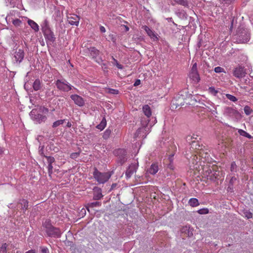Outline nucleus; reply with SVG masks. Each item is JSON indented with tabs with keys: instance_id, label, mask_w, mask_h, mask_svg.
Masks as SVG:
<instances>
[{
	"instance_id": "393cba45",
	"label": "nucleus",
	"mask_w": 253,
	"mask_h": 253,
	"mask_svg": "<svg viewBox=\"0 0 253 253\" xmlns=\"http://www.w3.org/2000/svg\"><path fill=\"white\" fill-rule=\"evenodd\" d=\"M158 166L156 164H153L148 169V172L151 174H155L158 171Z\"/></svg>"
},
{
	"instance_id": "de8ad7c7",
	"label": "nucleus",
	"mask_w": 253,
	"mask_h": 253,
	"mask_svg": "<svg viewBox=\"0 0 253 253\" xmlns=\"http://www.w3.org/2000/svg\"><path fill=\"white\" fill-rule=\"evenodd\" d=\"M214 71L216 73H221L224 71V69L220 67H216L214 68Z\"/></svg>"
},
{
	"instance_id": "37998d69",
	"label": "nucleus",
	"mask_w": 253,
	"mask_h": 253,
	"mask_svg": "<svg viewBox=\"0 0 253 253\" xmlns=\"http://www.w3.org/2000/svg\"><path fill=\"white\" fill-rule=\"evenodd\" d=\"M52 169L53 167L52 166V164H48L47 166V169H48V172L49 176H51V174L52 173Z\"/></svg>"
},
{
	"instance_id": "c9c22d12",
	"label": "nucleus",
	"mask_w": 253,
	"mask_h": 253,
	"mask_svg": "<svg viewBox=\"0 0 253 253\" xmlns=\"http://www.w3.org/2000/svg\"><path fill=\"white\" fill-rule=\"evenodd\" d=\"M243 213L244 214V216L248 219L251 218L253 217V213L249 211H244Z\"/></svg>"
},
{
	"instance_id": "412c9836",
	"label": "nucleus",
	"mask_w": 253,
	"mask_h": 253,
	"mask_svg": "<svg viewBox=\"0 0 253 253\" xmlns=\"http://www.w3.org/2000/svg\"><path fill=\"white\" fill-rule=\"evenodd\" d=\"M180 231L182 233L185 234L189 237H192L193 235V229L192 228H190L189 226H185L182 227L181 228Z\"/></svg>"
},
{
	"instance_id": "0eeeda50",
	"label": "nucleus",
	"mask_w": 253,
	"mask_h": 253,
	"mask_svg": "<svg viewBox=\"0 0 253 253\" xmlns=\"http://www.w3.org/2000/svg\"><path fill=\"white\" fill-rule=\"evenodd\" d=\"M42 30L46 40L51 42H53L55 41L56 38L49 27L47 20H44Z\"/></svg>"
},
{
	"instance_id": "f03ea898",
	"label": "nucleus",
	"mask_w": 253,
	"mask_h": 253,
	"mask_svg": "<svg viewBox=\"0 0 253 253\" xmlns=\"http://www.w3.org/2000/svg\"><path fill=\"white\" fill-rule=\"evenodd\" d=\"M48 112V109L43 106H40L36 109H33L30 115L31 119L36 122L41 124L45 122L47 119L46 115Z\"/></svg>"
},
{
	"instance_id": "49530a36",
	"label": "nucleus",
	"mask_w": 253,
	"mask_h": 253,
	"mask_svg": "<svg viewBox=\"0 0 253 253\" xmlns=\"http://www.w3.org/2000/svg\"><path fill=\"white\" fill-rule=\"evenodd\" d=\"M200 214H206L209 212V210L207 209H200L198 211Z\"/></svg>"
},
{
	"instance_id": "774afa93",
	"label": "nucleus",
	"mask_w": 253,
	"mask_h": 253,
	"mask_svg": "<svg viewBox=\"0 0 253 253\" xmlns=\"http://www.w3.org/2000/svg\"><path fill=\"white\" fill-rule=\"evenodd\" d=\"M168 20L169 21H172V18H168Z\"/></svg>"
},
{
	"instance_id": "473e14b6",
	"label": "nucleus",
	"mask_w": 253,
	"mask_h": 253,
	"mask_svg": "<svg viewBox=\"0 0 253 253\" xmlns=\"http://www.w3.org/2000/svg\"><path fill=\"white\" fill-rule=\"evenodd\" d=\"M111 133V130L109 128L107 129L104 132L103 137L105 139H107Z\"/></svg>"
},
{
	"instance_id": "f3484780",
	"label": "nucleus",
	"mask_w": 253,
	"mask_h": 253,
	"mask_svg": "<svg viewBox=\"0 0 253 253\" xmlns=\"http://www.w3.org/2000/svg\"><path fill=\"white\" fill-rule=\"evenodd\" d=\"M93 199L94 200H99L103 197V196L102 194V190L100 188L95 186L93 188Z\"/></svg>"
},
{
	"instance_id": "ea45409f",
	"label": "nucleus",
	"mask_w": 253,
	"mask_h": 253,
	"mask_svg": "<svg viewBox=\"0 0 253 253\" xmlns=\"http://www.w3.org/2000/svg\"><path fill=\"white\" fill-rule=\"evenodd\" d=\"M12 23L16 27L20 26L21 24V21L18 19H16L13 20Z\"/></svg>"
},
{
	"instance_id": "69168bd1",
	"label": "nucleus",
	"mask_w": 253,
	"mask_h": 253,
	"mask_svg": "<svg viewBox=\"0 0 253 253\" xmlns=\"http://www.w3.org/2000/svg\"><path fill=\"white\" fill-rule=\"evenodd\" d=\"M126 31H128L129 30V28L127 26L124 25Z\"/></svg>"
},
{
	"instance_id": "0e129e2a",
	"label": "nucleus",
	"mask_w": 253,
	"mask_h": 253,
	"mask_svg": "<svg viewBox=\"0 0 253 253\" xmlns=\"http://www.w3.org/2000/svg\"><path fill=\"white\" fill-rule=\"evenodd\" d=\"M72 125H71V123L70 122H68L67 124V126L68 127H70Z\"/></svg>"
},
{
	"instance_id": "a18cd8bd",
	"label": "nucleus",
	"mask_w": 253,
	"mask_h": 253,
	"mask_svg": "<svg viewBox=\"0 0 253 253\" xmlns=\"http://www.w3.org/2000/svg\"><path fill=\"white\" fill-rule=\"evenodd\" d=\"M235 0H219V1L222 3L228 4H231Z\"/></svg>"
},
{
	"instance_id": "5fc2aeb1",
	"label": "nucleus",
	"mask_w": 253,
	"mask_h": 253,
	"mask_svg": "<svg viewBox=\"0 0 253 253\" xmlns=\"http://www.w3.org/2000/svg\"><path fill=\"white\" fill-rule=\"evenodd\" d=\"M141 84V81L139 79H137L135 81L134 84V86H136L137 85H139L140 84Z\"/></svg>"
},
{
	"instance_id": "4d7b16f0",
	"label": "nucleus",
	"mask_w": 253,
	"mask_h": 253,
	"mask_svg": "<svg viewBox=\"0 0 253 253\" xmlns=\"http://www.w3.org/2000/svg\"><path fill=\"white\" fill-rule=\"evenodd\" d=\"M192 136H193V137H192V140L193 139H197L198 137H199V136L198 135L194 134H193V135Z\"/></svg>"
},
{
	"instance_id": "c03bdc74",
	"label": "nucleus",
	"mask_w": 253,
	"mask_h": 253,
	"mask_svg": "<svg viewBox=\"0 0 253 253\" xmlns=\"http://www.w3.org/2000/svg\"><path fill=\"white\" fill-rule=\"evenodd\" d=\"M237 180V178L236 177L232 176L231 177V178L230 179V181H229V185H230V186H232L235 183V182Z\"/></svg>"
},
{
	"instance_id": "603ef678",
	"label": "nucleus",
	"mask_w": 253,
	"mask_h": 253,
	"mask_svg": "<svg viewBox=\"0 0 253 253\" xmlns=\"http://www.w3.org/2000/svg\"><path fill=\"white\" fill-rule=\"evenodd\" d=\"M41 252L42 253H48V250L47 248H42Z\"/></svg>"
},
{
	"instance_id": "dca6fc26",
	"label": "nucleus",
	"mask_w": 253,
	"mask_h": 253,
	"mask_svg": "<svg viewBox=\"0 0 253 253\" xmlns=\"http://www.w3.org/2000/svg\"><path fill=\"white\" fill-rule=\"evenodd\" d=\"M198 157L196 156H193L191 160L192 164L190 165V168L193 170L200 171V164H199V162L197 161Z\"/></svg>"
},
{
	"instance_id": "e433bc0d",
	"label": "nucleus",
	"mask_w": 253,
	"mask_h": 253,
	"mask_svg": "<svg viewBox=\"0 0 253 253\" xmlns=\"http://www.w3.org/2000/svg\"><path fill=\"white\" fill-rule=\"evenodd\" d=\"M226 96L229 100H230V101H231L232 102H235L238 100L237 98L235 96H234L231 94H226Z\"/></svg>"
},
{
	"instance_id": "8fccbe9b",
	"label": "nucleus",
	"mask_w": 253,
	"mask_h": 253,
	"mask_svg": "<svg viewBox=\"0 0 253 253\" xmlns=\"http://www.w3.org/2000/svg\"><path fill=\"white\" fill-rule=\"evenodd\" d=\"M192 137H193V136H191V135H188L186 136V140L187 142H189V143H190V141L192 142V141H193L192 140Z\"/></svg>"
},
{
	"instance_id": "79ce46f5",
	"label": "nucleus",
	"mask_w": 253,
	"mask_h": 253,
	"mask_svg": "<svg viewBox=\"0 0 253 253\" xmlns=\"http://www.w3.org/2000/svg\"><path fill=\"white\" fill-rule=\"evenodd\" d=\"M237 165L235 162H233L231 164L230 170L231 171H236Z\"/></svg>"
},
{
	"instance_id": "6ab92c4d",
	"label": "nucleus",
	"mask_w": 253,
	"mask_h": 253,
	"mask_svg": "<svg viewBox=\"0 0 253 253\" xmlns=\"http://www.w3.org/2000/svg\"><path fill=\"white\" fill-rule=\"evenodd\" d=\"M184 101L182 97L179 96H177L172 101V107L175 106V108H177L179 106H182L184 105Z\"/></svg>"
},
{
	"instance_id": "a211bd4d",
	"label": "nucleus",
	"mask_w": 253,
	"mask_h": 253,
	"mask_svg": "<svg viewBox=\"0 0 253 253\" xmlns=\"http://www.w3.org/2000/svg\"><path fill=\"white\" fill-rule=\"evenodd\" d=\"M190 144L191 145V148L193 150H199V154L201 155L202 157H203V147H204V146H203V145H200L198 141L195 140L192 141V142L190 143Z\"/></svg>"
},
{
	"instance_id": "f704fd0d",
	"label": "nucleus",
	"mask_w": 253,
	"mask_h": 253,
	"mask_svg": "<svg viewBox=\"0 0 253 253\" xmlns=\"http://www.w3.org/2000/svg\"><path fill=\"white\" fill-rule=\"evenodd\" d=\"M177 3L184 6H188V3L186 0H174Z\"/></svg>"
},
{
	"instance_id": "7ed1b4c3",
	"label": "nucleus",
	"mask_w": 253,
	"mask_h": 253,
	"mask_svg": "<svg viewBox=\"0 0 253 253\" xmlns=\"http://www.w3.org/2000/svg\"><path fill=\"white\" fill-rule=\"evenodd\" d=\"M45 232L49 237L59 238L61 235L60 229L52 226L48 221H46L43 224Z\"/></svg>"
},
{
	"instance_id": "9b49d317",
	"label": "nucleus",
	"mask_w": 253,
	"mask_h": 253,
	"mask_svg": "<svg viewBox=\"0 0 253 253\" xmlns=\"http://www.w3.org/2000/svg\"><path fill=\"white\" fill-rule=\"evenodd\" d=\"M114 154L118 157L119 162L121 165H123L126 161V152L125 149H119L116 150L114 151Z\"/></svg>"
},
{
	"instance_id": "7c9ffc66",
	"label": "nucleus",
	"mask_w": 253,
	"mask_h": 253,
	"mask_svg": "<svg viewBox=\"0 0 253 253\" xmlns=\"http://www.w3.org/2000/svg\"><path fill=\"white\" fill-rule=\"evenodd\" d=\"M238 133L242 136H245L248 138H251L252 137V136L248 133H247L246 131H244L242 129H239L238 130Z\"/></svg>"
},
{
	"instance_id": "052dcab7",
	"label": "nucleus",
	"mask_w": 253,
	"mask_h": 253,
	"mask_svg": "<svg viewBox=\"0 0 253 253\" xmlns=\"http://www.w3.org/2000/svg\"><path fill=\"white\" fill-rule=\"evenodd\" d=\"M25 253H36L35 250H31L28 252H26Z\"/></svg>"
},
{
	"instance_id": "680f3d73",
	"label": "nucleus",
	"mask_w": 253,
	"mask_h": 253,
	"mask_svg": "<svg viewBox=\"0 0 253 253\" xmlns=\"http://www.w3.org/2000/svg\"><path fill=\"white\" fill-rule=\"evenodd\" d=\"M117 66L119 69H123V66L118 63H117Z\"/></svg>"
},
{
	"instance_id": "aec40b11",
	"label": "nucleus",
	"mask_w": 253,
	"mask_h": 253,
	"mask_svg": "<svg viewBox=\"0 0 253 253\" xmlns=\"http://www.w3.org/2000/svg\"><path fill=\"white\" fill-rule=\"evenodd\" d=\"M86 52H88L93 59H96L99 54V51L94 47H90L85 49Z\"/></svg>"
},
{
	"instance_id": "39448f33",
	"label": "nucleus",
	"mask_w": 253,
	"mask_h": 253,
	"mask_svg": "<svg viewBox=\"0 0 253 253\" xmlns=\"http://www.w3.org/2000/svg\"><path fill=\"white\" fill-rule=\"evenodd\" d=\"M236 36L238 42L240 43H245L250 39V34L248 30L243 27H239L236 32Z\"/></svg>"
},
{
	"instance_id": "f8f14e48",
	"label": "nucleus",
	"mask_w": 253,
	"mask_h": 253,
	"mask_svg": "<svg viewBox=\"0 0 253 253\" xmlns=\"http://www.w3.org/2000/svg\"><path fill=\"white\" fill-rule=\"evenodd\" d=\"M233 74L235 77L240 79L244 77L246 73L244 67L239 66L233 70Z\"/></svg>"
},
{
	"instance_id": "c85d7f7f",
	"label": "nucleus",
	"mask_w": 253,
	"mask_h": 253,
	"mask_svg": "<svg viewBox=\"0 0 253 253\" xmlns=\"http://www.w3.org/2000/svg\"><path fill=\"white\" fill-rule=\"evenodd\" d=\"M106 126V121L105 118H103L102 120L101 123L97 126V128L100 129L101 130H103Z\"/></svg>"
},
{
	"instance_id": "bf43d9fd",
	"label": "nucleus",
	"mask_w": 253,
	"mask_h": 253,
	"mask_svg": "<svg viewBox=\"0 0 253 253\" xmlns=\"http://www.w3.org/2000/svg\"><path fill=\"white\" fill-rule=\"evenodd\" d=\"M117 186V184L116 183H113L111 185V190H113Z\"/></svg>"
},
{
	"instance_id": "4468645a",
	"label": "nucleus",
	"mask_w": 253,
	"mask_h": 253,
	"mask_svg": "<svg viewBox=\"0 0 253 253\" xmlns=\"http://www.w3.org/2000/svg\"><path fill=\"white\" fill-rule=\"evenodd\" d=\"M138 164H131L127 169L126 171V176L127 178H130L134 172H136Z\"/></svg>"
},
{
	"instance_id": "09e8293b",
	"label": "nucleus",
	"mask_w": 253,
	"mask_h": 253,
	"mask_svg": "<svg viewBox=\"0 0 253 253\" xmlns=\"http://www.w3.org/2000/svg\"><path fill=\"white\" fill-rule=\"evenodd\" d=\"M79 153H73L71 154V157L72 159H75V158H77L79 156Z\"/></svg>"
},
{
	"instance_id": "6e6552de",
	"label": "nucleus",
	"mask_w": 253,
	"mask_h": 253,
	"mask_svg": "<svg viewBox=\"0 0 253 253\" xmlns=\"http://www.w3.org/2000/svg\"><path fill=\"white\" fill-rule=\"evenodd\" d=\"M55 84L58 89L65 92L70 90L72 87L64 80H57L56 81Z\"/></svg>"
},
{
	"instance_id": "58836bf2",
	"label": "nucleus",
	"mask_w": 253,
	"mask_h": 253,
	"mask_svg": "<svg viewBox=\"0 0 253 253\" xmlns=\"http://www.w3.org/2000/svg\"><path fill=\"white\" fill-rule=\"evenodd\" d=\"M45 157L47 159L48 164H52L55 162V159L53 157L45 156Z\"/></svg>"
},
{
	"instance_id": "c756f323",
	"label": "nucleus",
	"mask_w": 253,
	"mask_h": 253,
	"mask_svg": "<svg viewBox=\"0 0 253 253\" xmlns=\"http://www.w3.org/2000/svg\"><path fill=\"white\" fill-rule=\"evenodd\" d=\"M189 205L192 207H196L199 205L198 200L196 198H191L189 201Z\"/></svg>"
},
{
	"instance_id": "72a5a7b5",
	"label": "nucleus",
	"mask_w": 253,
	"mask_h": 253,
	"mask_svg": "<svg viewBox=\"0 0 253 253\" xmlns=\"http://www.w3.org/2000/svg\"><path fill=\"white\" fill-rule=\"evenodd\" d=\"M65 120H59L53 123L52 127L55 128L64 123Z\"/></svg>"
},
{
	"instance_id": "423d86ee",
	"label": "nucleus",
	"mask_w": 253,
	"mask_h": 253,
	"mask_svg": "<svg viewBox=\"0 0 253 253\" xmlns=\"http://www.w3.org/2000/svg\"><path fill=\"white\" fill-rule=\"evenodd\" d=\"M93 177L99 184H103L107 182L111 177V174L109 172H101L96 168L93 171Z\"/></svg>"
},
{
	"instance_id": "20e7f679",
	"label": "nucleus",
	"mask_w": 253,
	"mask_h": 253,
	"mask_svg": "<svg viewBox=\"0 0 253 253\" xmlns=\"http://www.w3.org/2000/svg\"><path fill=\"white\" fill-rule=\"evenodd\" d=\"M223 114L225 117L232 118L236 122L241 120L242 117L238 110L231 107H225L224 108Z\"/></svg>"
},
{
	"instance_id": "bb28decb",
	"label": "nucleus",
	"mask_w": 253,
	"mask_h": 253,
	"mask_svg": "<svg viewBox=\"0 0 253 253\" xmlns=\"http://www.w3.org/2000/svg\"><path fill=\"white\" fill-rule=\"evenodd\" d=\"M33 88L35 90L37 91L41 89V82L39 79H37L34 82L33 85Z\"/></svg>"
},
{
	"instance_id": "864d4df0",
	"label": "nucleus",
	"mask_w": 253,
	"mask_h": 253,
	"mask_svg": "<svg viewBox=\"0 0 253 253\" xmlns=\"http://www.w3.org/2000/svg\"><path fill=\"white\" fill-rule=\"evenodd\" d=\"M109 92L112 94H118V90L114 89H110Z\"/></svg>"
},
{
	"instance_id": "ddd939ff",
	"label": "nucleus",
	"mask_w": 253,
	"mask_h": 253,
	"mask_svg": "<svg viewBox=\"0 0 253 253\" xmlns=\"http://www.w3.org/2000/svg\"><path fill=\"white\" fill-rule=\"evenodd\" d=\"M68 23L72 25L78 26L80 18L76 14H70L67 17Z\"/></svg>"
},
{
	"instance_id": "a19ab883",
	"label": "nucleus",
	"mask_w": 253,
	"mask_h": 253,
	"mask_svg": "<svg viewBox=\"0 0 253 253\" xmlns=\"http://www.w3.org/2000/svg\"><path fill=\"white\" fill-rule=\"evenodd\" d=\"M6 248L7 245L6 243H4L2 245L1 247H0V251L2 252V253H6Z\"/></svg>"
},
{
	"instance_id": "5701e85b",
	"label": "nucleus",
	"mask_w": 253,
	"mask_h": 253,
	"mask_svg": "<svg viewBox=\"0 0 253 253\" xmlns=\"http://www.w3.org/2000/svg\"><path fill=\"white\" fill-rule=\"evenodd\" d=\"M18 206L19 208L23 210L24 211H26L28 209V202L25 199H22L20 200L18 204Z\"/></svg>"
},
{
	"instance_id": "2f4dec72",
	"label": "nucleus",
	"mask_w": 253,
	"mask_h": 253,
	"mask_svg": "<svg viewBox=\"0 0 253 253\" xmlns=\"http://www.w3.org/2000/svg\"><path fill=\"white\" fill-rule=\"evenodd\" d=\"M244 110L246 115L248 116L251 115L253 112V109L248 105L244 107Z\"/></svg>"
},
{
	"instance_id": "2eb2a0df",
	"label": "nucleus",
	"mask_w": 253,
	"mask_h": 253,
	"mask_svg": "<svg viewBox=\"0 0 253 253\" xmlns=\"http://www.w3.org/2000/svg\"><path fill=\"white\" fill-rule=\"evenodd\" d=\"M70 97L78 106L80 107L84 106V100L81 96L77 94H73L71 95Z\"/></svg>"
},
{
	"instance_id": "13d9d810",
	"label": "nucleus",
	"mask_w": 253,
	"mask_h": 253,
	"mask_svg": "<svg viewBox=\"0 0 253 253\" xmlns=\"http://www.w3.org/2000/svg\"><path fill=\"white\" fill-rule=\"evenodd\" d=\"M168 168L170 169H174V167L170 163L169 165H168Z\"/></svg>"
},
{
	"instance_id": "1a4fd4ad",
	"label": "nucleus",
	"mask_w": 253,
	"mask_h": 253,
	"mask_svg": "<svg viewBox=\"0 0 253 253\" xmlns=\"http://www.w3.org/2000/svg\"><path fill=\"white\" fill-rule=\"evenodd\" d=\"M189 78L195 83H198L200 81V78L198 72L197 65L196 63H195L193 65L189 72Z\"/></svg>"
},
{
	"instance_id": "6e6d98bb",
	"label": "nucleus",
	"mask_w": 253,
	"mask_h": 253,
	"mask_svg": "<svg viewBox=\"0 0 253 253\" xmlns=\"http://www.w3.org/2000/svg\"><path fill=\"white\" fill-rule=\"evenodd\" d=\"M100 31L102 33H105L106 32V30L104 27L101 26L100 27Z\"/></svg>"
},
{
	"instance_id": "b1692460",
	"label": "nucleus",
	"mask_w": 253,
	"mask_h": 253,
	"mask_svg": "<svg viewBox=\"0 0 253 253\" xmlns=\"http://www.w3.org/2000/svg\"><path fill=\"white\" fill-rule=\"evenodd\" d=\"M142 110L144 114L147 118H149L152 114L151 110L150 107L148 105H145L143 106Z\"/></svg>"
},
{
	"instance_id": "3c124183",
	"label": "nucleus",
	"mask_w": 253,
	"mask_h": 253,
	"mask_svg": "<svg viewBox=\"0 0 253 253\" xmlns=\"http://www.w3.org/2000/svg\"><path fill=\"white\" fill-rule=\"evenodd\" d=\"M39 154L42 156H43L45 157V155H44V153H43V146H42L41 149L39 150Z\"/></svg>"
},
{
	"instance_id": "a878e982",
	"label": "nucleus",
	"mask_w": 253,
	"mask_h": 253,
	"mask_svg": "<svg viewBox=\"0 0 253 253\" xmlns=\"http://www.w3.org/2000/svg\"><path fill=\"white\" fill-rule=\"evenodd\" d=\"M28 24L35 32H38L39 31V29L38 25L33 20L29 19L28 20Z\"/></svg>"
},
{
	"instance_id": "338daca9",
	"label": "nucleus",
	"mask_w": 253,
	"mask_h": 253,
	"mask_svg": "<svg viewBox=\"0 0 253 253\" xmlns=\"http://www.w3.org/2000/svg\"><path fill=\"white\" fill-rule=\"evenodd\" d=\"M3 152V149L2 148L0 147V155Z\"/></svg>"
},
{
	"instance_id": "e2e57ef3",
	"label": "nucleus",
	"mask_w": 253,
	"mask_h": 253,
	"mask_svg": "<svg viewBox=\"0 0 253 253\" xmlns=\"http://www.w3.org/2000/svg\"><path fill=\"white\" fill-rule=\"evenodd\" d=\"M234 19L232 20V21L231 22V26H230V29L231 30L232 28H233V23H234Z\"/></svg>"
},
{
	"instance_id": "9d476101",
	"label": "nucleus",
	"mask_w": 253,
	"mask_h": 253,
	"mask_svg": "<svg viewBox=\"0 0 253 253\" xmlns=\"http://www.w3.org/2000/svg\"><path fill=\"white\" fill-rule=\"evenodd\" d=\"M25 56V53L22 49H16L14 53V63L19 65L22 61Z\"/></svg>"
},
{
	"instance_id": "cd10ccee",
	"label": "nucleus",
	"mask_w": 253,
	"mask_h": 253,
	"mask_svg": "<svg viewBox=\"0 0 253 253\" xmlns=\"http://www.w3.org/2000/svg\"><path fill=\"white\" fill-rule=\"evenodd\" d=\"M101 205V203L100 202H92L87 204V206L86 207L87 210L89 211V208H94L96 207H100Z\"/></svg>"
},
{
	"instance_id": "4c0bfd02",
	"label": "nucleus",
	"mask_w": 253,
	"mask_h": 253,
	"mask_svg": "<svg viewBox=\"0 0 253 253\" xmlns=\"http://www.w3.org/2000/svg\"><path fill=\"white\" fill-rule=\"evenodd\" d=\"M209 92L213 95L214 96H216L218 91L216 90L214 87H210L209 88Z\"/></svg>"
},
{
	"instance_id": "f257e3e1",
	"label": "nucleus",
	"mask_w": 253,
	"mask_h": 253,
	"mask_svg": "<svg viewBox=\"0 0 253 253\" xmlns=\"http://www.w3.org/2000/svg\"><path fill=\"white\" fill-rule=\"evenodd\" d=\"M202 170L204 176L211 181H214L222 177V171L215 165H206L203 167Z\"/></svg>"
},
{
	"instance_id": "4be33fe9",
	"label": "nucleus",
	"mask_w": 253,
	"mask_h": 253,
	"mask_svg": "<svg viewBox=\"0 0 253 253\" xmlns=\"http://www.w3.org/2000/svg\"><path fill=\"white\" fill-rule=\"evenodd\" d=\"M142 28L146 31L148 35L151 38H153L154 40L158 39L153 32L148 27L144 26L142 27Z\"/></svg>"
}]
</instances>
